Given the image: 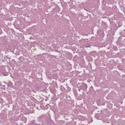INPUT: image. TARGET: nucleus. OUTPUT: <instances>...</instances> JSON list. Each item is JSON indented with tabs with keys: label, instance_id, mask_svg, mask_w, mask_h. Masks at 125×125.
Instances as JSON below:
<instances>
[{
	"label": "nucleus",
	"instance_id": "f03ea898",
	"mask_svg": "<svg viewBox=\"0 0 125 125\" xmlns=\"http://www.w3.org/2000/svg\"><path fill=\"white\" fill-rule=\"evenodd\" d=\"M4 83L6 84H7V83L5 82H4Z\"/></svg>",
	"mask_w": 125,
	"mask_h": 125
},
{
	"label": "nucleus",
	"instance_id": "f257e3e1",
	"mask_svg": "<svg viewBox=\"0 0 125 125\" xmlns=\"http://www.w3.org/2000/svg\"><path fill=\"white\" fill-rule=\"evenodd\" d=\"M11 84L10 83H7V85L8 87H10L11 86Z\"/></svg>",
	"mask_w": 125,
	"mask_h": 125
}]
</instances>
